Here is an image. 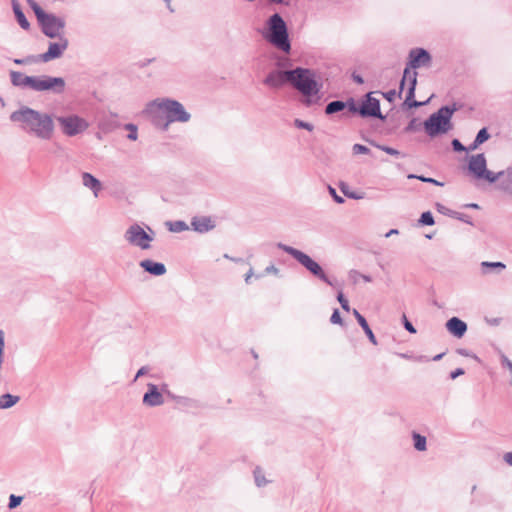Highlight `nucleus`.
Instances as JSON below:
<instances>
[{"mask_svg": "<svg viewBox=\"0 0 512 512\" xmlns=\"http://www.w3.org/2000/svg\"><path fill=\"white\" fill-rule=\"evenodd\" d=\"M191 227L198 233H206L215 228V223L211 217L195 216L191 219Z\"/></svg>", "mask_w": 512, "mask_h": 512, "instance_id": "18", "label": "nucleus"}, {"mask_svg": "<svg viewBox=\"0 0 512 512\" xmlns=\"http://www.w3.org/2000/svg\"><path fill=\"white\" fill-rule=\"evenodd\" d=\"M13 62L16 65H30V64H35V63L42 62V61H41L40 55H28L24 58H15L13 60Z\"/></svg>", "mask_w": 512, "mask_h": 512, "instance_id": "31", "label": "nucleus"}, {"mask_svg": "<svg viewBox=\"0 0 512 512\" xmlns=\"http://www.w3.org/2000/svg\"><path fill=\"white\" fill-rule=\"evenodd\" d=\"M294 125H295V127L299 128V129H305L308 131H313V129H314V126L311 123L305 122L300 119H295Z\"/></svg>", "mask_w": 512, "mask_h": 512, "instance_id": "38", "label": "nucleus"}, {"mask_svg": "<svg viewBox=\"0 0 512 512\" xmlns=\"http://www.w3.org/2000/svg\"><path fill=\"white\" fill-rule=\"evenodd\" d=\"M328 192L329 194L331 195V197L334 199V201L338 204H342L344 203V198L339 196L335 190V188H333L332 186H328Z\"/></svg>", "mask_w": 512, "mask_h": 512, "instance_id": "40", "label": "nucleus"}, {"mask_svg": "<svg viewBox=\"0 0 512 512\" xmlns=\"http://www.w3.org/2000/svg\"><path fill=\"white\" fill-rule=\"evenodd\" d=\"M405 81L409 82V88L407 91L405 104L409 108H416V107H419V106L425 104L426 102H418V101L414 100L415 89H416V84H417V72L411 71L409 68H405L403 77H402V80L400 83L401 90H403V88H404Z\"/></svg>", "mask_w": 512, "mask_h": 512, "instance_id": "12", "label": "nucleus"}, {"mask_svg": "<svg viewBox=\"0 0 512 512\" xmlns=\"http://www.w3.org/2000/svg\"><path fill=\"white\" fill-rule=\"evenodd\" d=\"M118 126L117 114L115 113H110L109 116L102 118L99 122V128L104 132H111Z\"/></svg>", "mask_w": 512, "mask_h": 512, "instance_id": "23", "label": "nucleus"}, {"mask_svg": "<svg viewBox=\"0 0 512 512\" xmlns=\"http://www.w3.org/2000/svg\"><path fill=\"white\" fill-rule=\"evenodd\" d=\"M352 151L355 155L358 154H368L370 152V149L362 144H354Z\"/></svg>", "mask_w": 512, "mask_h": 512, "instance_id": "39", "label": "nucleus"}, {"mask_svg": "<svg viewBox=\"0 0 512 512\" xmlns=\"http://www.w3.org/2000/svg\"><path fill=\"white\" fill-rule=\"evenodd\" d=\"M33 10L43 34L49 38L64 37L65 19L46 13L34 0H27Z\"/></svg>", "mask_w": 512, "mask_h": 512, "instance_id": "5", "label": "nucleus"}, {"mask_svg": "<svg viewBox=\"0 0 512 512\" xmlns=\"http://www.w3.org/2000/svg\"><path fill=\"white\" fill-rule=\"evenodd\" d=\"M367 99L362 103L359 107V114L362 117H374L379 118L381 120L384 119V116L380 110V102L377 98L371 96V93L366 95Z\"/></svg>", "mask_w": 512, "mask_h": 512, "instance_id": "15", "label": "nucleus"}, {"mask_svg": "<svg viewBox=\"0 0 512 512\" xmlns=\"http://www.w3.org/2000/svg\"><path fill=\"white\" fill-rule=\"evenodd\" d=\"M399 234V230L398 229H391L389 230L386 234H385V237L388 238L392 235H397Z\"/></svg>", "mask_w": 512, "mask_h": 512, "instance_id": "53", "label": "nucleus"}, {"mask_svg": "<svg viewBox=\"0 0 512 512\" xmlns=\"http://www.w3.org/2000/svg\"><path fill=\"white\" fill-rule=\"evenodd\" d=\"M436 207H437V211L440 212L441 214L458 219L464 223L472 225L471 218L468 215L459 213L457 211H453L440 203H437Z\"/></svg>", "mask_w": 512, "mask_h": 512, "instance_id": "22", "label": "nucleus"}, {"mask_svg": "<svg viewBox=\"0 0 512 512\" xmlns=\"http://www.w3.org/2000/svg\"><path fill=\"white\" fill-rule=\"evenodd\" d=\"M505 268H506V265L503 262L483 261L481 263V269H482L483 273H488L490 269H497L498 272H501Z\"/></svg>", "mask_w": 512, "mask_h": 512, "instance_id": "29", "label": "nucleus"}, {"mask_svg": "<svg viewBox=\"0 0 512 512\" xmlns=\"http://www.w3.org/2000/svg\"><path fill=\"white\" fill-rule=\"evenodd\" d=\"M12 2V7L14 8V5H19L18 1L17 0H11Z\"/></svg>", "mask_w": 512, "mask_h": 512, "instance_id": "63", "label": "nucleus"}, {"mask_svg": "<svg viewBox=\"0 0 512 512\" xmlns=\"http://www.w3.org/2000/svg\"><path fill=\"white\" fill-rule=\"evenodd\" d=\"M56 119L61 127L63 134L68 137L81 134L89 127V123L84 118L76 114L58 116Z\"/></svg>", "mask_w": 512, "mask_h": 512, "instance_id": "9", "label": "nucleus"}, {"mask_svg": "<svg viewBox=\"0 0 512 512\" xmlns=\"http://www.w3.org/2000/svg\"><path fill=\"white\" fill-rule=\"evenodd\" d=\"M57 39V42L49 43L48 50L45 53L40 54L42 62H49L51 60L60 58L68 48L69 41L65 36L58 37Z\"/></svg>", "mask_w": 512, "mask_h": 512, "instance_id": "13", "label": "nucleus"}, {"mask_svg": "<svg viewBox=\"0 0 512 512\" xmlns=\"http://www.w3.org/2000/svg\"><path fill=\"white\" fill-rule=\"evenodd\" d=\"M397 93L395 90H390V91H387L385 93H383V96L389 101V102H392L395 97H396Z\"/></svg>", "mask_w": 512, "mask_h": 512, "instance_id": "47", "label": "nucleus"}, {"mask_svg": "<svg viewBox=\"0 0 512 512\" xmlns=\"http://www.w3.org/2000/svg\"><path fill=\"white\" fill-rule=\"evenodd\" d=\"M447 330L457 336L461 337L467 330V326L465 322H447L446 323Z\"/></svg>", "mask_w": 512, "mask_h": 512, "instance_id": "24", "label": "nucleus"}, {"mask_svg": "<svg viewBox=\"0 0 512 512\" xmlns=\"http://www.w3.org/2000/svg\"><path fill=\"white\" fill-rule=\"evenodd\" d=\"M143 403L147 406H158L163 403V396L155 385H149V391L144 395Z\"/></svg>", "mask_w": 512, "mask_h": 512, "instance_id": "21", "label": "nucleus"}, {"mask_svg": "<svg viewBox=\"0 0 512 512\" xmlns=\"http://www.w3.org/2000/svg\"><path fill=\"white\" fill-rule=\"evenodd\" d=\"M154 237L155 231L151 227L146 226L145 229L138 223L130 225L124 233L125 241L129 245L141 250H149L151 243L154 241Z\"/></svg>", "mask_w": 512, "mask_h": 512, "instance_id": "7", "label": "nucleus"}, {"mask_svg": "<svg viewBox=\"0 0 512 512\" xmlns=\"http://www.w3.org/2000/svg\"><path fill=\"white\" fill-rule=\"evenodd\" d=\"M415 129H416V119H412V120L408 123L407 127L405 128V130H406L407 132H410V131H413V130H415Z\"/></svg>", "mask_w": 512, "mask_h": 512, "instance_id": "49", "label": "nucleus"}, {"mask_svg": "<svg viewBox=\"0 0 512 512\" xmlns=\"http://www.w3.org/2000/svg\"><path fill=\"white\" fill-rule=\"evenodd\" d=\"M353 314L356 320H366L357 310L354 309Z\"/></svg>", "mask_w": 512, "mask_h": 512, "instance_id": "55", "label": "nucleus"}, {"mask_svg": "<svg viewBox=\"0 0 512 512\" xmlns=\"http://www.w3.org/2000/svg\"><path fill=\"white\" fill-rule=\"evenodd\" d=\"M408 178L409 179H418V180H420L422 182L431 183V184H434V185H437V186H443L442 182H439L436 179H433V178H430V177H425V176H422V175L409 174Z\"/></svg>", "mask_w": 512, "mask_h": 512, "instance_id": "35", "label": "nucleus"}, {"mask_svg": "<svg viewBox=\"0 0 512 512\" xmlns=\"http://www.w3.org/2000/svg\"><path fill=\"white\" fill-rule=\"evenodd\" d=\"M145 373H146V368L142 367L141 369L138 370L136 377L138 378V377L144 375Z\"/></svg>", "mask_w": 512, "mask_h": 512, "instance_id": "59", "label": "nucleus"}, {"mask_svg": "<svg viewBox=\"0 0 512 512\" xmlns=\"http://www.w3.org/2000/svg\"><path fill=\"white\" fill-rule=\"evenodd\" d=\"M265 273L267 274H278L279 273V269L277 267H275L274 265H269L265 268Z\"/></svg>", "mask_w": 512, "mask_h": 512, "instance_id": "48", "label": "nucleus"}, {"mask_svg": "<svg viewBox=\"0 0 512 512\" xmlns=\"http://www.w3.org/2000/svg\"><path fill=\"white\" fill-rule=\"evenodd\" d=\"M339 188L341 190V192L348 198L350 199H354V200H359V199H362L363 198V195L362 194H359L357 192H354L352 190H349V187L346 183L344 182H341L340 185H339Z\"/></svg>", "mask_w": 512, "mask_h": 512, "instance_id": "32", "label": "nucleus"}, {"mask_svg": "<svg viewBox=\"0 0 512 512\" xmlns=\"http://www.w3.org/2000/svg\"><path fill=\"white\" fill-rule=\"evenodd\" d=\"M11 84L19 88H29L33 91L35 76H27L18 71H10Z\"/></svg>", "mask_w": 512, "mask_h": 512, "instance_id": "17", "label": "nucleus"}, {"mask_svg": "<svg viewBox=\"0 0 512 512\" xmlns=\"http://www.w3.org/2000/svg\"><path fill=\"white\" fill-rule=\"evenodd\" d=\"M353 80L358 83V84H362L363 83V78L360 76V75H357V74H353Z\"/></svg>", "mask_w": 512, "mask_h": 512, "instance_id": "54", "label": "nucleus"}, {"mask_svg": "<svg viewBox=\"0 0 512 512\" xmlns=\"http://www.w3.org/2000/svg\"><path fill=\"white\" fill-rule=\"evenodd\" d=\"M504 460L507 464L512 465V452L506 453L504 456Z\"/></svg>", "mask_w": 512, "mask_h": 512, "instance_id": "51", "label": "nucleus"}, {"mask_svg": "<svg viewBox=\"0 0 512 512\" xmlns=\"http://www.w3.org/2000/svg\"><path fill=\"white\" fill-rule=\"evenodd\" d=\"M167 225H168L169 231L174 232V233H180V232H183V231H186L189 229L187 223L182 220L168 222Z\"/></svg>", "mask_w": 512, "mask_h": 512, "instance_id": "30", "label": "nucleus"}, {"mask_svg": "<svg viewBox=\"0 0 512 512\" xmlns=\"http://www.w3.org/2000/svg\"><path fill=\"white\" fill-rule=\"evenodd\" d=\"M338 301L340 302L341 304V307L344 309V310H349V303H348V300L344 297V295L342 293H339L338 295Z\"/></svg>", "mask_w": 512, "mask_h": 512, "instance_id": "46", "label": "nucleus"}, {"mask_svg": "<svg viewBox=\"0 0 512 512\" xmlns=\"http://www.w3.org/2000/svg\"><path fill=\"white\" fill-rule=\"evenodd\" d=\"M329 320H342L340 317V312L338 309H334L332 315L330 316Z\"/></svg>", "mask_w": 512, "mask_h": 512, "instance_id": "50", "label": "nucleus"}, {"mask_svg": "<svg viewBox=\"0 0 512 512\" xmlns=\"http://www.w3.org/2000/svg\"><path fill=\"white\" fill-rule=\"evenodd\" d=\"M81 178L83 186L91 190L95 197H98L100 191L102 190L101 182L88 172H83L81 174Z\"/></svg>", "mask_w": 512, "mask_h": 512, "instance_id": "20", "label": "nucleus"}, {"mask_svg": "<svg viewBox=\"0 0 512 512\" xmlns=\"http://www.w3.org/2000/svg\"><path fill=\"white\" fill-rule=\"evenodd\" d=\"M360 323H361L363 329L365 330V332L367 333V335H368L369 339L371 340V342L373 344H376L375 336L372 333L371 329L368 327L367 322H360Z\"/></svg>", "mask_w": 512, "mask_h": 512, "instance_id": "43", "label": "nucleus"}, {"mask_svg": "<svg viewBox=\"0 0 512 512\" xmlns=\"http://www.w3.org/2000/svg\"><path fill=\"white\" fill-rule=\"evenodd\" d=\"M144 112L151 116L153 124L162 131H167L171 123H186L191 118L179 101L170 98H157L149 102Z\"/></svg>", "mask_w": 512, "mask_h": 512, "instance_id": "1", "label": "nucleus"}, {"mask_svg": "<svg viewBox=\"0 0 512 512\" xmlns=\"http://www.w3.org/2000/svg\"><path fill=\"white\" fill-rule=\"evenodd\" d=\"M277 247L287 254L291 255L299 264H301L303 267H305L312 275L317 277L318 279L322 280L323 282L327 283L328 285H332V282L329 280L327 275L325 274L322 267L314 261L309 255L306 253L288 246L283 243H278Z\"/></svg>", "mask_w": 512, "mask_h": 512, "instance_id": "8", "label": "nucleus"}, {"mask_svg": "<svg viewBox=\"0 0 512 512\" xmlns=\"http://www.w3.org/2000/svg\"><path fill=\"white\" fill-rule=\"evenodd\" d=\"M349 278L355 284L358 283V281L360 279H362L365 282H371L372 281V278L369 275L362 274V273H360L357 270H351L349 272Z\"/></svg>", "mask_w": 512, "mask_h": 512, "instance_id": "33", "label": "nucleus"}, {"mask_svg": "<svg viewBox=\"0 0 512 512\" xmlns=\"http://www.w3.org/2000/svg\"><path fill=\"white\" fill-rule=\"evenodd\" d=\"M466 207H468V208H473V209H477L479 206H478V204H476V203H470V204H467V205H466Z\"/></svg>", "mask_w": 512, "mask_h": 512, "instance_id": "61", "label": "nucleus"}, {"mask_svg": "<svg viewBox=\"0 0 512 512\" xmlns=\"http://www.w3.org/2000/svg\"><path fill=\"white\" fill-rule=\"evenodd\" d=\"M346 108V103L340 100H335L328 103L325 107V113L327 115H332L334 113L340 112Z\"/></svg>", "mask_w": 512, "mask_h": 512, "instance_id": "26", "label": "nucleus"}, {"mask_svg": "<svg viewBox=\"0 0 512 512\" xmlns=\"http://www.w3.org/2000/svg\"><path fill=\"white\" fill-rule=\"evenodd\" d=\"M22 501V497L11 495L9 499V508L13 509L17 507Z\"/></svg>", "mask_w": 512, "mask_h": 512, "instance_id": "42", "label": "nucleus"}, {"mask_svg": "<svg viewBox=\"0 0 512 512\" xmlns=\"http://www.w3.org/2000/svg\"><path fill=\"white\" fill-rule=\"evenodd\" d=\"M401 320H403V321H406V320H407V317H406V315H405V314H403V315H402Z\"/></svg>", "mask_w": 512, "mask_h": 512, "instance_id": "64", "label": "nucleus"}, {"mask_svg": "<svg viewBox=\"0 0 512 512\" xmlns=\"http://www.w3.org/2000/svg\"><path fill=\"white\" fill-rule=\"evenodd\" d=\"M419 222L422 224V225H427V226H431L434 224V218H433V215L431 212L427 211V212H423L421 214V217L419 219Z\"/></svg>", "mask_w": 512, "mask_h": 512, "instance_id": "37", "label": "nucleus"}, {"mask_svg": "<svg viewBox=\"0 0 512 512\" xmlns=\"http://www.w3.org/2000/svg\"><path fill=\"white\" fill-rule=\"evenodd\" d=\"M490 138L487 128H482L478 131L473 143L468 147L469 150H475Z\"/></svg>", "mask_w": 512, "mask_h": 512, "instance_id": "25", "label": "nucleus"}, {"mask_svg": "<svg viewBox=\"0 0 512 512\" xmlns=\"http://www.w3.org/2000/svg\"><path fill=\"white\" fill-rule=\"evenodd\" d=\"M462 374H464V371L459 368L456 371L451 373V378L455 379L456 377H458L459 375H462Z\"/></svg>", "mask_w": 512, "mask_h": 512, "instance_id": "52", "label": "nucleus"}, {"mask_svg": "<svg viewBox=\"0 0 512 512\" xmlns=\"http://www.w3.org/2000/svg\"><path fill=\"white\" fill-rule=\"evenodd\" d=\"M10 120L21 123L23 130L41 140H50L54 134L55 126L52 116L27 106L12 112Z\"/></svg>", "mask_w": 512, "mask_h": 512, "instance_id": "2", "label": "nucleus"}, {"mask_svg": "<svg viewBox=\"0 0 512 512\" xmlns=\"http://www.w3.org/2000/svg\"><path fill=\"white\" fill-rule=\"evenodd\" d=\"M345 103L350 112L359 113V107L355 104V101L352 98Z\"/></svg>", "mask_w": 512, "mask_h": 512, "instance_id": "44", "label": "nucleus"}, {"mask_svg": "<svg viewBox=\"0 0 512 512\" xmlns=\"http://www.w3.org/2000/svg\"><path fill=\"white\" fill-rule=\"evenodd\" d=\"M431 55L423 48H414L409 52V64L406 68L411 71L420 68L422 66H429L431 63Z\"/></svg>", "mask_w": 512, "mask_h": 512, "instance_id": "14", "label": "nucleus"}, {"mask_svg": "<svg viewBox=\"0 0 512 512\" xmlns=\"http://www.w3.org/2000/svg\"><path fill=\"white\" fill-rule=\"evenodd\" d=\"M453 149L457 152L466 151L469 150L468 148L464 147L462 143L458 139H454L452 141Z\"/></svg>", "mask_w": 512, "mask_h": 512, "instance_id": "45", "label": "nucleus"}, {"mask_svg": "<svg viewBox=\"0 0 512 512\" xmlns=\"http://www.w3.org/2000/svg\"><path fill=\"white\" fill-rule=\"evenodd\" d=\"M139 266L147 273L153 276H162L166 273V267L161 262H155L150 259L141 260Z\"/></svg>", "mask_w": 512, "mask_h": 512, "instance_id": "19", "label": "nucleus"}, {"mask_svg": "<svg viewBox=\"0 0 512 512\" xmlns=\"http://www.w3.org/2000/svg\"><path fill=\"white\" fill-rule=\"evenodd\" d=\"M295 89L303 96L307 97L305 104L310 106L316 103L312 98L317 96L321 91L323 84L316 80V73L313 70L297 67L287 73Z\"/></svg>", "mask_w": 512, "mask_h": 512, "instance_id": "3", "label": "nucleus"}, {"mask_svg": "<svg viewBox=\"0 0 512 512\" xmlns=\"http://www.w3.org/2000/svg\"><path fill=\"white\" fill-rule=\"evenodd\" d=\"M264 38L278 50L289 53L291 50V43L287 24L278 13L272 14L267 20V30Z\"/></svg>", "mask_w": 512, "mask_h": 512, "instance_id": "4", "label": "nucleus"}, {"mask_svg": "<svg viewBox=\"0 0 512 512\" xmlns=\"http://www.w3.org/2000/svg\"><path fill=\"white\" fill-rule=\"evenodd\" d=\"M19 401L18 396L4 394L0 397V408L7 409L15 405Z\"/></svg>", "mask_w": 512, "mask_h": 512, "instance_id": "28", "label": "nucleus"}, {"mask_svg": "<svg viewBox=\"0 0 512 512\" xmlns=\"http://www.w3.org/2000/svg\"><path fill=\"white\" fill-rule=\"evenodd\" d=\"M224 257L226 259L232 260L234 262H240L241 261V259H236V258L230 257L228 254H225Z\"/></svg>", "mask_w": 512, "mask_h": 512, "instance_id": "60", "label": "nucleus"}, {"mask_svg": "<svg viewBox=\"0 0 512 512\" xmlns=\"http://www.w3.org/2000/svg\"><path fill=\"white\" fill-rule=\"evenodd\" d=\"M457 109L456 104H453L452 106H443L437 112L431 114L424 122L426 133L430 137H435L448 132L452 127L451 118Z\"/></svg>", "mask_w": 512, "mask_h": 512, "instance_id": "6", "label": "nucleus"}, {"mask_svg": "<svg viewBox=\"0 0 512 512\" xmlns=\"http://www.w3.org/2000/svg\"><path fill=\"white\" fill-rule=\"evenodd\" d=\"M377 148H379L380 150H382V151H384L387 154L392 155V156H399L400 155V151H398L395 148L389 147V146L377 145Z\"/></svg>", "mask_w": 512, "mask_h": 512, "instance_id": "41", "label": "nucleus"}, {"mask_svg": "<svg viewBox=\"0 0 512 512\" xmlns=\"http://www.w3.org/2000/svg\"><path fill=\"white\" fill-rule=\"evenodd\" d=\"M125 129L129 131V134L127 135V138L129 140L135 141L138 138V129L137 126L129 123L125 125Z\"/></svg>", "mask_w": 512, "mask_h": 512, "instance_id": "36", "label": "nucleus"}, {"mask_svg": "<svg viewBox=\"0 0 512 512\" xmlns=\"http://www.w3.org/2000/svg\"><path fill=\"white\" fill-rule=\"evenodd\" d=\"M13 11L21 28H23L24 30H28L30 24L27 18L25 17L23 11L21 10L20 5H14Z\"/></svg>", "mask_w": 512, "mask_h": 512, "instance_id": "27", "label": "nucleus"}, {"mask_svg": "<svg viewBox=\"0 0 512 512\" xmlns=\"http://www.w3.org/2000/svg\"><path fill=\"white\" fill-rule=\"evenodd\" d=\"M270 3H273V4H282L284 3V0H268Z\"/></svg>", "mask_w": 512, "mask_h": 512, "instance_id": "62", "label": "nucleus"}, {"mask_svg": "<svg viewBox=\"0 0 512 512\" xmlns=\"http://www.w3.org/2000/svg\"><path fill=\"white\" fill-rule=\"evenodd\" d=\"M404 324L407 330H409L410 332H415L411 322H404Z\"/></svg>", "mask_w": 512, "mask_h": 512, "instance_id": "57", "label": "nucleus"}, {"mask_svg": "<svg viewBox=\"0 0 512 512\" xmlns=\"http://www.w3.org/2000/svg\"><path fill=\"white\" fill-rule=\"evenodd\" d=\"M468 169L477 179H485L489 183L496 182L494 172L487 169L486 158L483 153L472 155L469 159Z\"/></svg>", "mask_w": 512, "mask_h": 512, "instance_id": "11", "label": "nucleus"}, {"mask_svg": "<svg viewBox=\"0 0 512 512\" xmlns=\"http://www.w3.org/2000/svg\"><path fill=\"white\" fill-rule=\"evenodd\" d=\"M66 88V82L62 77L49 75L35 76L34 92H51L53 94H63Z\"/></svg>", "mask_w": 512, "mask_h": 512, "instance_id": "10", "label": "nucleus"}, {"mask_svg": "<svg viewBox=\"0 0 512 512\" xmlns=\"http://www.w3.org/2000/svg\"><path fill=\"white\" fill-rule=\"evenodd\" d=\"M163 1L165 2L167 9H168L170 12H174V9H173V7H172V5H171V1H172V0H163Z\"/></svg>", "mask_w": 512, "mask_h": 512, "instance_id": "56", "label": "nucleus"}, {"mask_svg": "<svg viewBox=\"0 0 512 512\" xmlns=\"http://www.w3.org/2000/svg\"><path fill=\"white\" fill-rule=\"evenodd\" d=\"M290 70H273L265 77L263 83L270 88H280L286 82L291 81L290 76L287 74Z\"/></svg>", "mask_w": 512, "mask_h": 512, "instance_id": "16", "label": "nucleus"}, {"mask_svg": "<svg viewBox=\"0 0 512 512\" xmlns=\"http://www.w3.org/2000/svg\"><path fill=\"white\" fill-rule=\"evenodd\" d=\"M414 447L419 451L426 450V438L418 433H413Z\"/></svg>", "mask_w": 512, "mask_h": 512, "instance_id": "34", "label": "nucleus"}, {"mask_svg": "<svg viewBox=\"0 0 512 512\" xmlns=\"http://www.w3.org/2000/svg\"><path fill=\"white\" fill-rule=\"evenodd\" d=\"M252 275H253V270H252V269H250V270L247 272L246 276H245V282H246V283H249V280H250V278L252 277Z\"/></svg>", "mask_w": 512, "mask_h": 512, "instance_id": "58", "label": "nucleus"}]
</instances>
